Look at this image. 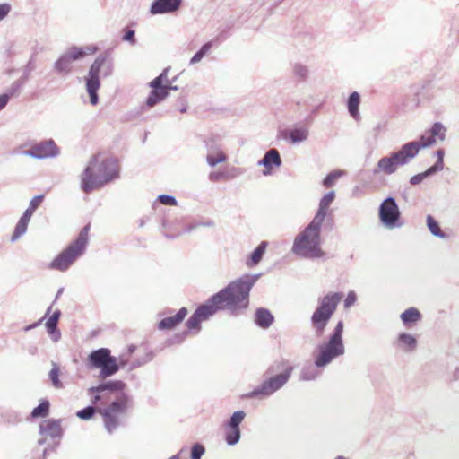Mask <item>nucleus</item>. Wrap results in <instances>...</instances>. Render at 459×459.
<instances>
[{"mask_svg":"<svg viewBox=\"0 0 459 459\" xmlns=\"http://www.w3.org/2000/svg\"><path fill=\"white\" fill-rule=\"evenodd\" d=\"M95 48L87 47H76L73 46L64 54L54 64V69L58 74H69L72 71V63L77 60L82 59L87 54H93Z\"/></svg>","mask_w":459,"mask_h":459,"instance_id":"obj_11","label":"nucleus"},{"mask_svg":"<svg viewBox=\"0 0 459 459\" xmlns=\"http://www.w3.org/2000/svg\"><path fill=\"white\" fill-rule=\"evenodd\" d=\"M360 95L357 91L351 92L347 100V108L354 119L359 118Z\"/></svg>","mask_w":459,"mask_h":459,"instance_id":"obj_27","label":"nucleus"},{"mask_svg":"<svg viewBox=\"0 0 459 459\" xmlns=\"http://www.w3.org/2000/svg\"><path fill=\"white\" fill-rule=\"evenodd\" d=\"M50 403L47 399L40 401L39 404L36 406L30 412V417L33 419L45 418L48 415Z\"/></svg>","mask_w":459,"mask_h":459,"instance_id":"obj_34","label":"nucleus"},{"mask_svg":"<svg viewBox=\"0 0 459 459\" xmlns=\"http://www.w3.org/2000/svg\"><path fill=\"white\" fill-rule=\"evenodd\" d=\"M245 417L246 412L244 411H237L233 412L230 420L225 423V426L240 429V424L244 420Z\"/></svg>","mask_w":459,"mask_h":459,"instance_id":"obj_41","label":"nucleus"},{"mask_svg":"<svg viewBox=\"0 0 459 459\" xmlns=\"http://www.w3.org/2000/svg\"><path fill=\"white\" fill-rule=\"evenodd\" d=\"M379 221L386 229L393 230L402 227L401 212L399 206L393 196H388L379 205Z\"/></svg>","mask_w":459,"mask_h":459,"instance_id":"obj_10","label":"nucleus"},{"mask_svg":"<svg viewBox=\"0 0 459 459\" xmlns=\"http://www.w3.org/2000/svg\"><path fill=\"white\" fill-rule=\"evenodd\" d=\"M60 317L61 311L56 309L45 323L47 332L54 342H57L61 338V332L57 327Z\"/></svg>","mask_w":459,"mask_h":459,"instance_id":"obj_24","label":"nucleus"},{"mask_svg":"<svg viewBox=\"0 0 459 459\" xmlns=\"http://www.w3.org/2000/svg\"><path fill=\"white\" fill-rule=\"evenodd\" d=\"M149 86L154 90L168 91V85L164 84V82H161V80H160L158 77H155L153 80H152L149 83Z\"/></svg>","mask_w":459,"mask_h":459,"instance_id":"obj_53","label":"nucleus"},{"mask_svg":"<svg viewBox=\"0 0 459 459\" xmlns=\"http://www.w3.org/2000/svg\"><path fill=\"white\" fill-rule=\"evenodd\" d=\"M12 10V6L9 3L0 4V22L5 19Z\"/></svg>","mask_w":459,"mask_h":459,"instance_id":"obj_58","label":"nucleus"},{"mask_svg":"<svg viewBox=\"0 0 459 459\" xmlns=\"http://www.w3.org/2000/svg\"><path fill=\"white\" fill-rule=\"evenodd\" d=\"M308 129L304 126H298L290 130H285L281 134L284 140L289 141L292 144L306 141L308 137Z\"/></svg>","mask_w":459,"mask_h":459,"instance_id":"obj_21","label":"nucleus"},{"mask_svg":"<svg viewBox=\"0 0 459 459\" xmlns=\"http://www.w3.org/2000/svg\"><path fill=\"white\" fill-rule=\"evenodd\" d=\"M101 69H103L104 76L108 77V76L111 75L112 71H113V63H112V59L109 56V54H108V53H107V60L105 62V65H103Z\"/></svg>","mask_w":459,"mask_h":459,"instance_id":"obj_56","label":"nucleus"},{"mask_svg":"<svg viewBox=\"0 0 459 459\" xmlns=\"http://www.w3.org/2000/svg\"><path fill=\"white\" fill-rule=\"evenodd\" d=\"M183 0H153L150 13L152 15L175 13L180 9Z\"/></svg>","mask_w":459,"mask_h":459,"instance_id":"obj_15","label":"nucleus"},{"mask_svg":"<svg viewBox=\"0 0 459 459\" xmlns=\"http://www.w3.org/2000/svg\"><path fill=\"white\" fill-rule=\"evenodd\" d=\"M178 110L180 113H186L187 111V108H188L187 102L184 98L178 100Z\"/></svg>","mask_w":459,"mask_h":459,"instance_id":"obj_62","label":"nucleus"},{"mask_svg":"<svg viewBox=\"0 0 459 459\" xmlns=\"http://www.w3.org/2000/svg\"><path fill=\"white\" fill-rule=\"evenodd\" d=\"M124 34L122 36V39L124 41L128 42L130 45L134 46L136 44V38H135V30L129 28H125L123 30Z\"/></svg>","mask_w":459,"mask_h":459,"instance_id":"obj_50","label":"nucleus"},{"mask_svg":"<svg viewBox=\"0 0 459 459\" xmlns=\"http://www.w3.org/2000/svg\"><path fill=\"white\" fill-rule=\"evenodd\" d=\"M28 223L19 220L11 237V241L15 242L17 239H19L22 235L26 233Z\"/></svg>","mask_w":459,"mask_h":459,"instance_id":"obj_46","label":"nucleus"},{"mask_svg":"<svg viewBox=\"0 0 459 459\" xmlns=\"http://www.w3.org/2000/svg\"><path fill=\"white\" fill-rule=\"evenodd\" d=\"M126 383L122 380H108L104 381L98 385L91 386L88 389V394L91 395V402L92 404H104L109 397L106 392L109 393H121L124 392Z\"/></svg>","mask_w":459,"mask_h":459,"instance_id":"obj_12","label":"nucleus"},{"mask_svg":"<svg viewBox=\"0 0 459 459\" xmlns=\"http://www.w3.org/2000/svg\"><path fill=\"white\" fill-rule=\"evenodd\" d=\"M424 179H425V178L421 172V173L412 176L410 178V184L415 186V185L420 184Z\"/></svg>","mask_w":459,"mask_h":459,"instance_id":"obj_60","label":"nucleus"},{"mask_svg":"<svg viewBox=\"0 0 459 459\" xmlns=\"http://www.w3.org/2000/svg\"><path fill=\"white\" fill-rule=\"evenodd\" d=\"M26 156L36 160L56 158L60 154V149L53 139H47L34 143L30 149L24 151Z\"/></svg>","mask_w":459,"mask_h":459,"instance_id":"obj_13","label":"nucleus"},{"mask_svg":"<svg viewBox=\"0 0 459 459\" xmlns=\"http://www.w3.org/2000/svg\"><path fill=\"white\" fill-rule=\"evenodd\" d=\"M119 178V166L113 158L99 162L93 155L80 176V186L83 193L89 194Z\"/></svg>","mask_w":459,"mask_h":459,"instance_id":"obj_3","label":"nucleus"},{"mask_svg":"<svg viewBox=\"0 0 459 459\" xmlns=\"http://www.w3.org/2000/svg\"><path fill=\"white\" fill-rule=\"evenodd\" d=\"M400 317L405 325H409L418 322L421 317V314L417 308L410 307L403 312Z\"/></svg>","mask_w":459,"mask_h":459,"instance_id":"obj_31","label":"nucleus"},{"mask_svg":"<svg viewBox=\"0 0 459 459\" xmlns=\"http://www.w3.org/2000/svg\"><path fill=\"white\" fill-rule=\"evenodd\" d=\"M344 323L340 320L335 325L333 332L329 334L326 342L317 345L314 352V364H308L302 368L299 375L301 381H313L319 376L317 368H324L331 364L335 359L345 353L343 342Z\"/></svg>","mask_w":459,"mask_h":459,"instance_id":"obj_2","label":"nucleus"},{"mask_svg":"<svg viewBox=\"0 0 459 459\" xmlns=\"http://www.w3.org/2000/svg\"><path fill=\"white\" fill-rule=\"evenodd\" d=\"M100 85L86 84V90L90 97V102L95 106L99 102L98 91Z\"/></svg>","mask_w":459,"mask_h":459,"instance_id":"obj_47","label":"nucleus"},{"mask_svg":"<svg viewBox=\"0 0 459 459\" xmlns=\"http://www.w3.org/2000/svg\"><path fill=\"white\" fill-rule=\"evenodd\" d=\"M345 172L343 170L336 169L326 175V177L323 179V186L326 188L333 187L337 179L341 178Z\"/></svg>","mask_w":459,"mask_h":459,"instance_id":"obj_40","label":"nucleus"},{"mask_svg":"<svg viewBox=\"0 0 459 459\" xmlns=\"http://www.w3.org/2000/svg\"><path fill=\"white\" fill-rule=\"evenodd\" d=\"M260 277L261 273L245 274L211 296L204 303L198 306L186 320L187 329L199 332L201 323L208 320L219 310L228 309L233 316H238L245 311L249 306L250 290Z\"/></svg>","mask_w":459,"mask_h":459,"instance_id":"obj_1","label":"nucleus"},{"mask_svg":"<svg viewBox=\"0 0 459 459\" xmlns=\"http://www.w3.org/2000/svg\"><path fill=\"white\" fill-rule=\"evenodd\" d=\"M411 160L412 159L403 144L399 150L380 158L372 172L374 175L380 173L387 176L393 175L400 167L408 165Z\"/></svg>","mask_w":459,"mask_h":459,"instance_id":"obj_9","label":"nucleus"},{"mask_svg":"<svg viewBox=\"0 0 459 459\" xmlns=\"http://www.w3.org/2000/svg\"><path fill=\"white\" fill-rule=\"evenodd\" d=\"M26 83L25 81H23L22 79L19 78L18 80L14 81L11 86L8 88V90L6 91V92H4V95H7L8 96V100H10V99L12 97H14V96H17L22 89V87Z\"/></svg>","mask_w":459,"mask_h":459,"instance_id":"obj_44","label":"nucleus"},{"mask_svg":"<svg viewBox=\"0 0 459 459\" xmlns=\"http://www.w3.org/2000/svg\"><path fill=\"white\" fill-rule=\"evenodd\" d=\"M204 453V446L200 443H195L191 447V459H202Z\"/></svg>","mask_w":459,"mask_h":459,"instance_id":"obj_48","label":"nucleus"},{"mask_svg":"<svg viewBox=\"0 0 459 459\" xmlns=\"http://www.w3.org/2000/svg\"><path fill=\"white\" fill-rule=\"evenodd\" d=\"M157 200L164 205L176 206L178 204L175 196L167 194L159 195Z\"/></svg>","mask_w":459,"mask_h":459,"instance_id":"obj_49","label":"nucleus"},{"mask_svg":"<svg viewBox=\"0 0 459 459\" xmlns=\"http://www.w3.org/2000/svg\"><path fill=\"white\" fill-rule=\"evenodd\" d=\"M267 246V241L260 242V244L249 255L248 258L246 261V265L249 268L257 265L262 261L265 254Z\"/></svg>","mask_w":459,"mask_h":459,"instance_id":"obj_26","label":"nucleus"},{"mask_svg":"<svg viewBox=\"0 0 459 459\" xmlns=\"http://www.w3.org/2000/svg\"><path fill=\"white\" fill-rule=\"evenodd\" d=\"M52 368L48 373V377L51 381L52 385L56 389H61L64 387L62 381L60 380V368L57 363L52 361L51 363Z\"/></svg>","mask_w":459,"mask_h":459,"instance_id":"obj_35","label":"nucleus"},{"mask_svg":"<svg viewBox=\"0 0 459 459\" xmlns=\"http://www.w3.org/2000/svg\"><path fill=\"white\" fill-rule=\"evenodd\" d=\"M51 309H52V306L48 307V309H47V311H46L45 316H44L42 318H40L39 321H37V322H35V323H33V324H30V325H29L25 326V327H24V331H25V332H29V331H30V330H32V329L36 328V327H37V326H39V325H41V323H42V321L45 319V317H46L47 316H48V315H49V313L51 312Z\"/></svg>","mask_w":459,"mask_h":459,"instance_id":"obj_59","label":"nucleus"},{"mask_svg":"<svg viewBox=\"0 0 459 459\" xmlns=\"http://www.w3.org/2000/svg\"><path fill=\"white\" fill-rule=\"evenodd\" d=\"M334 198V191H329L326 194H325L320 199L318 210L316 215L314 216L313 220L323 224L327 214V210L331 204L333 202Z\"/></svg>","mask_w":459,"mask_h":459,"instance_id":"obj_22","label":"nucleus"},{"mask_svg":"<svg viewBox=\"0 0 459 459\" xmlns=\"http://www.w3.org/2000/svg\"><path fill=\"white\" fill-rule=\"evenodd\" d=\"M428 132L434 139L437 137L440 141H444L446 138V129L442 123L435 122Z\"/></svg>","mask_w":459,"mask_h":459,"instance_id":"obj_39","label":"nucleus"},{"mask_svg":"<svg viewBox=\"0 0 459 459\" xmlns=\"http://www.w3.org/2000/svg\"><path fill=\"white\" fill-rule=\"evenodd\" d=\"M88 367L100 369V378L106 379L119 370L117 359L111 355L108 348L92 351L88 356Z\"/></svg>","mask_w":459,"mask_h":459,"instance_id":"obj_8","label":"nucleus"},{"mask_svg":"<svg viewBox=\"0 0 459 459\" xmlns=\"http://www.w3.org/2000/svg\"><path fill=\"white\" fill-rule=\"evenodd\" d=\"M99 413L102 416L103 423L108 434H112L120 425V416L118 412H111L110 418L106 415V407L99 409Z\"/></svg>","mask_w":459,"mask_h":459,"instance_id":"obj_25","label":"nucleus"},{"mask_svg":"<svg viewBox=\"0 0 459 459\" xmlns=\"http://www.w3.org/2000/svg\"><path fill=\"white\" fill-rule=\"evenodd\" d=\"M254 322L258 327L268 329L273 324L274 316L268 308L258 307L254 315Z\"/></svg>","mask_w":459,"mask_h":459,"instance_id":"obj_23","label":"nucleus"},{"mask_svg":"<svg viewBox=\"0 0 459 459\" xmlns=\"http://www.w3.org/2000/svg\"><path fill=\"white\" fill-rule=\"evenodd\" d=\"M44 198H45L44 195H35L30 201V204H29V206L27 209L30 210V212H34L39 207V205L43 202Z\"/></svg>","mask_w":459,"mask_h":459,"instance_id":"obj_52","label":"nucleus"},{"mask_svg":"<svg viewBox=\"0 0 459 459\" xmlns=\"http://www.w3.org/2000/svg\"><path fill=\"white\" fill-rule=\"evenodd\" d=\"M435 155L437 156L436 163L440 164V166L444 168L445 151L443 149H438L436 151Z\"/></svg>","mask_w":459,"mask_h":459,"instance_id":"obj_61","label":"nucleus"},{"mask_svg":"<svg viewBox=\"0 0 459 459\" xmlns=\"http://www.w3.org/2000/svg\"><path fill=\"white\" fill-rule=\"evenodd\" d=\"M427 226L433 236L440 238H447V235L441 230L438 222L435 220L433 216H427Z\"/></svg>","mask_w":459,"mask_h":459,"instance_id":"obj_37","label":"nucleus"},{"mask_svg":"<svg viewBox=\"0 0 459 459\" xmlns=\"http://www.w3.org/2000/svg\"><path fill=\"white\" fill-rule=\"evenodd\" d=\"M282 164L280 152L277 149L273 148L265 152L264 157L257 161L258 166H263L264 170L263 171L264 176L271 175L273 169L279 168Z\"/></svg>","mask_w":459,"mask_h":459,"instance_id":"obj_16","label":"nucleus"},{"mask_svg":"<svg viewBox=\"0 0 459 459\" xmlns=\"http://www.w3.org/2000/svg\"><path fill=\"white\" fill-rule=\"evenodd\" d=\"M3 421L10 426H15L22 422V414L14 410H5L1 413Z\"/></svg>","mask_w":459,"mask_h":459,"instance_id":"obj_30","label":"nucleus"},{"mask_svg":"<svg viewBox=\"0 0 459 459\" xmlns=\"http://www.w3.org/2000/svg\"><path fill=\"white\" fill-rule=\"evenodd\" d=\"M342 299L340 292H329L318 299V306L313 312L310 322L317 337H321Z\"/></svg>","mask_w":459,"mask_h":459,"instance_id":"obj_6","label":"nucleus"},{"mask_svg":"<svg viewBox=\"0 0 459 459\" xmlns=\"http://www.w3.org/2000/svg\"><path fill=\"white\" fill-rule=\"evenodd\" d=\"M293 369L292 366L285 367L281 372L266 377L259 385L244 394L243 397L246 399H264L270 397L288 383Z\"/></svg>","mask_w":459,"mask_h":459,"instance_id":"obj_7","label":"nucleus"},{"mask_svg":"<svg viewBox=\"0 0 459 459\" xmlns=\"http://www.w3.org/2000/svg\"><path fill=\"white\" fill-rule=\"evenodd\" d=\"M107 60V53L99 55L89 69L88 75L85 78L86 84L100 85V73Z\"/></svg>","mask_w":459,"mask_h":459,"instance_id":"obj_19","label":"nucleus"},{"mask_svg":"<svg viewBox=\"0 0 459 459\" xmlns=\"http://www.w3.org/2000/svg\"><path fill=\"white\" fill-rule=\"evenodd\" d=\"M89 230L90 224H87L81 230L77 238L51 261L49 269L60 272L68 270L84 254L89 242Z\"/></svg>","mask_w":459,"mask_h":459,"instance_id":"obj_5","label":"nucleus"},{"mask_svg":"<svg viewBox=\"0 0 459 459\" xmlns=\"http://www.w3.org/2000/svg\"><path fill=\"white\" fill-rule=\"evenodd\" d=\"M322 223L312 220L308 225L299 233L293 241L291 252L304 259H316L325 255L321 248Z\"/></svg>","mask_w":459,"mask_h":459,"instance_id":"obj_4","label":"nucleus"},{"mask_svg":"<svg viewBox=\"0 0 459 459\" xmlns=\"http://www.w3.org/2000/svg\"><path fill=\"white\" fill-rule=\"evenodd\" d=\"M436 143V139H434L429 133L422 134L419 140L408 142L403 144L411 158L413 160L417 157L420 150L429 147Z\"/></svg>","mask_w":459,"mask_h":459,"instance_id":"obj_18","label":"nucleus"},{"mask_svg":"<svg viewBox=\"0 0 459 459\" xmlns=\"http://www.w3.org/2000/svg\"><path fill=\"white\" fill-rule=\"evenodd\" d=\"M224 437L228 446H235L241 437L240 429L225 426Z\"/></svg>","mask_w":459,"mask_h":459,"instance_id":"obj_32","label":"nucleus"},{"mask_svg":"<svg viewBox=\"0 0 459 459\" xmlns=\"http://www.w3.org/2000/svg\"><path fill=\"white\" fill-rule=\"evenodd\" d=\"M35 54H33L27 64L24 65L22 69V75L20 77L23 81L27 82V81L30 79V74L35 70L36 65H35Z\"/></svg>","mask_w":459,"mask_h":459,"instance_id":"obj_45","label":"nucleus"},{"mask_svg":"<svg viewBox=\"0 0 459 459\" xmlns=\"http://www.w3.org/2000/svg\"><path fill=\"white\" fill-rule=\"evenodd\" d=\"M205 147L207 149L208 153H218V152H222L218 145L214 137H211L205 141Z\"/></svg>","mask_w":459,"mask_h":459,"instance_id":"obj_51","label":"nucleus"},{"mask_svg":"<svg viewBox=\"0 0 459 459\" xmlns=\"http://www.w3.org/2000/svg\"><path fill=\"white\" fill-rule=\"evenodd\" d=\"M132 403V397L126 392L117 394L114 400L110 402L106 407V415L110 418L111 412H118L119 414L126 415Z\"/></svg>","mask_w":459,"mask_h":459,"instance_id":"obj_14","label":"nucleus"},{"mask_svg":"<svg viewBox=\"0 0 459 459\" xmlns=\"http://www.w3.org/2000/svg\"><path fill=\"white\" fill-rule=\"evenodd\" d=\"M168 97V91H158L152 89L151 92L149 93L147 99H146V105L150 108L155 106L159 102L162 101Z\"/></svg>","mask_w":459,"mask_h":459,"instance_id":"obj_33","label":"nucleus"},{"mask_svg":"<svg viewBox=\"0 0 459 459\" xmlns=\"http://www.w3.org/2000/svg\"><path fill=\"white\" fill-rule=\"evenodd\" d=\"M33 213L34 212H32L30 210L26 209L19 220L29 224V222H30Z\"/></svg>","mask_w":459,"mask_h":459,"instance_id":"obj_63","label":"nucleus"},{"mask_svg":"<svg viewBox=\"0 0 459 459\" xmlns=\"http://www.w3.org/2000/svg\"><path fill=\"white\" fill-rule=\"evenodd\" d=\"M223 176L224 174L222 172L212 171L209 174V179L212 182H216L219 181Z\"/></svg>","mask_w":459,"mask_h":459,"instance_id":"obj_64","label":"nucleus"},{"mask_svg":"<svg viewBox=\"0 0 459 459\" xmlns=\"http://www.w3.org/2000/svg\"><path fill=\"white\" fill-rule=\"evenodd\" d=\"M100 404L95 405L91 403V405L79 410L76 412V416L81 420H89L95 415V413H99V409H100Z\"/></svg>","mask_w":459,"mask_h":459,"instance_id":"obj_38","label":"nucleus"},{"mask_svg":"<svg viewBox=\"0 0 459 459\" xmlns=\"http://www.w3.org/2000/svg\"><path fill=\"white\" fill-rule=\"evenodd\" d=\"M227 160V155L223 152H218V153H207L206 161L210 167H215L219 163L225 162Z\"/></svg>","mask_w":459,"mask_h":459,"instance_id":"obj_42","label":"nucleus"},{"mask_svg":"<svg viewBox=\"0 0 459 459\" xmlns=\"http://www.w3.org/2000/svg\"><path fill=\"white\" fill-rule=\"evenodd\" d=\"M188 310L186 307H181L175 316H168L161 319L158 323V329L161 331L172 330L176 328L187 316Z\"/></svg>","mask_w":459,"mask_h":459,"instance_id":"obj_20","label":"nucleus"},{"mask_svg":"<svg viewBox=\"0 0 459 459\" xmlns=\"http://www.w3.org/2000/svg\"><path fill=\"white\" fill-rule=\"evenodd\" d=\"M39 433L40 436H47L51 438L60 439L63 436L61 420L48 419L40 422Z\"/></svg>","mask_w":459,"mask_h":459,"instance_id":"obj_17","label":"nucleus"},{"mask_svg":"<svg viewBox=\"0 0 459 459\" xmlns=\"http://www.w3.org/2000/svg\"><path fill=\"white\" fill-rule=\"evenodd\" d=\"M199 226L198 223H195V224H190L188 225L186 228H185L182 231H179L178 233L175 234V235H171V234H169V233H164V236L165 238H175L182 234H185V233H189L191 232L193 230L196 229L197 227Z\"/></svg>","mask_w":459,"mask_h":459,"instance_id":"obj_55","label":"nucleus"},{"mask_svg":"<svg viewBox=\"0 0 459 459\" xmlns=\"http://www.w3.org/2000/svg\"><path fill=\"white\" fill-rule=\"evenodd\" d=\"M444 168L440 166V164H437L436 162L430 166L429 169H427L425 171L422 172L425 178L431 177L435 175L436 173L443 170Z\"/></svg>","mask_w":459,"mask_h":459,"instance_id":"obj_54","label":"nucleus"},{"mask_svg":"<svg viewBox=\"0 0 459 459\" xmlns=\"http://www.w3.org/2000/svg\"><path fill=\"white\" fill-rule=\"evenodd\" d=\"M398 342L403 351L409 352L415 351L417 347V339L407 333H402L398 335Z\"/></svg>","mask_w":459,"mask_h":459,"instance_id":"obj_28","label":"nucleus"},{"mask_svg":"<svg viewBox=\"0 0 459 459\" xmlns=\"http://www.w3.org/2000/svg\"><path fill=\"white\" fill-rule=\"evenodd\" d=\"M216 39L210 40L206 43H204L199 50L192 56L190 59L189 64L190 65H195L199 63L204 56L207 55V53L211 50L212 47L213 46V43Z\"/></svg>","mask_w":459,"mask_h":459,"instance_id":"obj_36","label":"nucleus"},{"mask_svg":"<svg viewBox=\"0 0 459 459\" xmlns=\"http://www.w3.org/2000/svg\"><path fill=\"white\" fill-rule=\"evenodd\" d=\"M357 300V295L353 290L349 291L346 299H344V307L349 308L354 305Z\"/></svg>","mask_w":459,"mask_h":459,"instance_id":"obj_57","label":"nucleus"},{"mask_svg":"<svg viewBox=\"0 0 459 459\" xmlns=\"http://www.w3.org/2000/svg\"><path fill=\"white\" fill-rule=\"evenodd\" d=\"M153 359V353L152 351L147 352L143 357L135 359L129 366L128 370H134L140 368Z\"/></svg>","mask_w":459,"mask_h":459,"instance_id":"obj_43","label":"nucleus"},{"mask_svg":"<svg viewBox=\"0 0 459 459\" xmlns=\"http://www.w3.org/2000/svg\"><path fill=\"white\" fill-rule=\"evenodd\" d=\"M291 66L292 74L299 82H305L308 79L309 69L306 65L296 62Z\"/></svg>","mask_w":459,"mask_h":459,"instance_id":"obj_29","label":"nucleus"}]
</instances>
